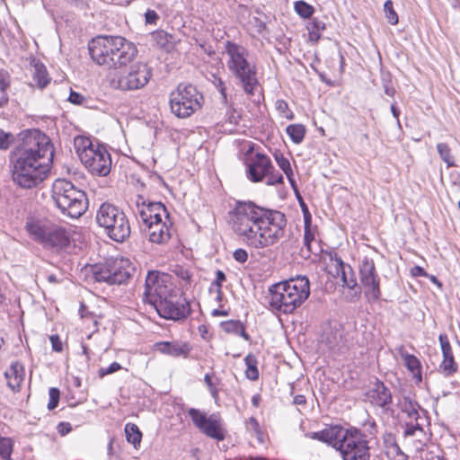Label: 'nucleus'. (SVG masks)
Here are the masks:
<instances>
[{
    "mask_svg": "<svg viewBox=\"0 0 460 460\" xmlns=\"http://www.w3.org/2000/svg\"><path fill=\"white\" fill-rule=\"evenodd\" d=\"M234 233L249 247L263 249L276 244L285 234L286 216L252 201L237 200L228 212Z\"/></svg>",
    "mask_w": 460,
    "mask_h": 460,
    "instance_id": "1",
    "label": "nucleus"
},
{
    "mask_svg": "<svg viewBox=\"0 0 460 460\" xmlns=\"http://www.w3.org/2000/svg\"><path fill=\"white\" fill-rule=\"evenodd\" d=\"M11 154L12 177L23 189H31L47 177L54 157L50 138L39 129L22 131Z\"/></svg>",
    "mask_w": 460,
    "mask_h": 460,
    "instance_id": "2",
    "label": "nucleus"
},
{
    "mask_svg": "<svg viewBox=\"0 0 460 460\" xmlns=\"http://www.w3.org/2000/svg\"><path fill=\"white\" fill-rule=\"evenodd\" d=\"M311 439L323 442L337 449L343 460H369L370 453L367 435L351 427L332 426L305 435Z\"/></svg>",
    "mask_w": 460,
    "mask_h": 460,
    "instance_id": "3",
    "label": "nucleus"
},
{
    "mask_svg": "<svg viewBox=\"0 0 460 460\" xmlns=\"http://www.w3.org/2000/svg\"><path fill=\"white\" fill-rule=\"evenodd\" d=\"M269 294V305L272 311L292 314L309 297L310 282L305 276H297L272 285Z\"/></svg>",
    "mask_w": 460,
    "mask_h": 460,
    "instance_id": "4",
    "label": "nucleus"
},
{
    "mask_svg": "<svg viewBox=\"0 0 460 460\" xmlns=\"http://www.w3.org/2000/svg\"><path fill=\"white\" fill-rule=\"evenodd\" d=\"M225 50L228 58V71L238 81L246 94L253 95L259 82L256 65L248 60L249 51L243 46L232 41L226 42Z\"/></svg>",
    "mask_w": 460,
    "mask_h": 460,
    "instance_id": "5",
    "label": "nucleus"
},
{
    "mask_svg": "<svg viewBox=\"0 0 460 460\" xmlns=\"http://www.w3.org/2000/svg\"><path fill=\"white\" fill-rule=\"evenodd\" d=\"M52 198L60 212L71 218H79L88 208L84 191L65 179H58L54 181Z\"/></svg>",
    "mask_w": 460,
    "mask_h": 460,
    "instance_id": "6",
    "label": "nucleus"
},
{
    "mask_svg": "<svg viewBox=\"0 0 460 460\" xmlns=\"http://www.w3.org/2000/svg\"><path fill=\"white\" fill-rule=\"evenodd\" d=\"M24 228L33 241L46 249L60 251L69 245V233L64 227L48 220L29 217Z\"/></svg>",
    "mask_w": 460,
    "mask_h": 460,
    "instance_id": "7",
    "label": "nucleus"
},
{
    "mask_svg": "<svg viewBox=\"0 0 460 460\" xmlns=\"http://www.w3.org/2000/svg\"><path fill=\"white\" fill-rule=\"evenodd\" d=\"M74 145L82 164L97 176H106L111 168V157L107 149L99 144L93 145L86 137H75Z\"/></svg>",
    "mask_w": 460,
    "mask_h": 460,
    "instance_id": "8",
    "label": "nucleus"
},
{
    "mask_svg": "<svg viewBox=\"0 0 460 460\" xmlns=\"http://www.w3.org/2000/svg\"><path fill=\"white\" fill-rule=\"evenodd\" d=\"M96 222L104 229V233L113 241L124 242L130 235V225L128 217L119 207L105 202L96 212Z\"/></svg>",
    "mask_w": 460,
    "mask_h": 460,
    "instance_id": "9",
    "label": "nucleus"
},
{
    "mask_svg": "<svg viewBox=\"0 0 460 460\" xmlns=\"http://www.w3.org/2000/svg\"><path fill=\"white\" fill-rule=\"evenodd\" d=\"M92 275L95 281L108 285H122L130 279L134 267L128 259L123 257L110 258L104 263L92 267Z\"/></svg>",
    "mask_w": 460,
    "mask_h": 460,
    "instance_id": "10",
    "label": "nucleus"
},
{
    "mask_svg": "<svg viewBox=\"0 0 460 460\" xmlns=\"http://www.w3.org/2000/svg\"><path fill=\"white\" fill-rule=\"evenodd\" d=\"M171 111L178 118L185 119L199 110L203 95L190 84H180L170 94Z\"/></svg>",
    "mask_w": 460,
    "mask_h": 460,
    "instance_id": "11",
    "label": "nucleus"
},
{
    "mask_svg": "<svg viewBox=\"0 0 460 460\" xmlns=\"http://www.w3.org/2000/svg\"><path fill=\"white\" fill-rule=\"evenodd\" d=\"M151 78V70L146 63L135 62L127 67L115 71L110 79L112 88L121 91H134L143 88Z\"/></svg>",
    "mask_w": 460,
    "mask_h": 460,
    "instance_id": "12",
    "label": "nucleus"
},
{
    "mask_svg": "<svg viewBox=\"0 0 460 460\" xmlns=\"http://www.w3.org/2000/svg\"><path fill=\"white\" fill-rule=\"evenodd\" d=\"M173 291L175 290L169 274L158 270H149L146 277L143 301L153 305Z\"/></svg>",
    "mask_w": 460,
    "mask_h": 460,
    "instance_id": "13",
    "label": "nucleus"
},
{
    "mask_svg": "<svg viewBox=\"0 0 460 460\" xmlns=\"http://www.w3.org/2000/svg\"><path fill=\"white\" fill-rule=\"evenodd\" d=\"M152 306L155 307L160 317L166 320L181 321L190 314L189 302L181 299L176 290L162 300H158Z\"/></svg>",
    "mask_w": 460,
    "mask_h": 460,
    "instance_id": "14",
    "label": "nucleus"
},
{
    "mask_svg": "<svg viewBox=\"0 0 460 460\" xmlns=\"http://www.w3.org/2000/svg\"><path fill=\"white\" fill-rule=\"evenodd\" d=\"M117 36H98L88 45L92 59L100 66L111 67L114 64V49L117 50Z\"/></svg>",
    "mask_w": 460,
    "mask_h": 460,
    "instance_id": "15",
    "label": "nucleus"
},
{
    "mask_svg": "<svg viewBox=\"0 0 460 460\" xmlns=\"http://www.w3.org/2000/svg\"><path fill=\"white\" fill-rule=\"evenodd\" d=\"M359 277L364 288L365 296L369 301H376L380 297V279L372 259L365 257L359 265Z\"/></svg>",
    "mask_w": 460,
    "mask_h": 460,
    "instance_id": "16",
    "label": "nucleus"
},
{
    "mask_svg": "<svg viewBox=\"0 0 460 460\" xmlns=\"http://www.w3.org/2000/svg\"><path fill=\"white\" fill-rule=\"evenodd\" d=\"M134 213L137 219L143 224V227L159 219L169 220V213L163 203L146 201L140 195L137 197Z\"/></svg>",
    "mask_w": 460,
    "mask_h": 460,
    "instance_id": "17",
    "label": "nucleus"
},
{
    "mask_svg": "<svg viewBox=\"0 0 460 460\" xmlns=\"http://www.w3.org/2000/svg\"><path fill=\"white\" fill-rule=\"evenodd\" d=\"M403 438L405 444L416 453L421 452L427 446L429 437L421 422L406 421Z\"/></svg>",
    "mask_w": 460,
    "mask_h": 460,
    "instance_id": "18",
    "label": "nucleus"
},
{
    "mask_svg": "<svg viewBox=\"0 0 460 460\" xmlns=\"http://www.w3.org/2000/svg\"><path fill=\"white\" fill-rule=\"evenodd\" d=\"M116 42L117 50L114 49V64L111 67L117 71L133 63L137 55V49L123 37L117 36Z\"/></svg>",
    "mask_w": 460,
    "mask_h": 460,
    "instance_id": "19",
    "label": "nucleus"
},
{
    "mask_svg": "<svg viewBox=\"0 0 460 460\" xmlns=\"http://www.w3.org/2000/svg\"><path fill=\"white\" fill-rule=\"evenodd\" d=\"M273 169L269 156L261 153H256L254 157L247 164V177L253 182H259L270 173Z\"/></svg>",
    "mask_w": 460,
    "mask_h": 460,
    "instance_id": "20",
    "label": "nucleus"
},
{
    "mask_svg": "<svg viewBox=\"0 0 460 460\" xmlns=\"http://www.w3.org/2000/svg\"><path fill=\"white\" fill-rule=\"evenodd\" d=\"M367 398L369 402L376 407L388 411L393 402V396L390 389L381 381L376 380L373 386L367 391Z\"/></svg>",
    "mask_w": 460,
    "mask_h": 460,
    "instance_id": "21",
    "label": "nucleus"
},
{
    "mask_svg": "<svg viewBox=\"0 0 460 460\" xmlns=\"http://www.w3.org/2000/svg\"><path fill=\"white\" fill-rule=\"evenodd\" d=\"M438 341L443 355V360L439 366L440 370L443 372L445 376H451L457 372L458 366L455 361L450 342L445 333L439 334Z\"/></svg>",
    "mask_w": 460,
    "mask_h": 460,
    "instance_id": "22",
    "label": "nucleus"
},
{
    "mask_svg": "<svg viewBox=\"0 0 460 460\" xmlns=\"http://www.w3.org/2000/svg\"><path fill=\"white\" fill-rule=\"evenodd\" d=\"M171 222L168 224L166 221L159 219L144 226V231L146 233L151 243L161 244L166 243L171 238Z\"/></svg>",
    "mask_w": 460,
    "mask_h": 460,
    "instance_id": "23",
    "label": "nucleus"
},
{
    "mask_svg": "<svg viewBox=\"0 0 460 460\" xmlns=\"http://www.w3.org/2000/svg\"><path fill=\"white\" fill-rule=\"evenodd\" d=\"M331 261L333 262L335 273L338 277H341L343 286L350 289L354 288L357 285V280L352 268L346 264L337 254L331 256Z\"/></svg>",
    "mask_w": 460,
    "mask_h": 460,
    "instance_id": "24",
    "label": "nucleus"
},
{
    "mask_svg": "<svg viewBox=\"0 0 460 460\" xmlns=\"http://www.w3.org/2000/svg\"><path fill=\"white\" fill-rule=\"evenodd\" d=\"M401 411L406 414L408 421L420 422L427 420V411L422 409L420 404L409 397H403L400 402Z\"/></svg>",
    "mask_w": 460,
    "mask_h": 460,
    "instance_id": "25",
    "label": "nucleus"
},
{
    "mask_svg": "<svg viewBox=\"0 0 460 460\" xmlns=\"http://www.w3.org/2000/svg\"><path fill=\"white\" fill-rule=\"evenodd\" d=\"M155 346L162 354L174 358L180 356L186 358L191 350L190 346L187 342L161 341L156 342Z\"/></svg>",
    "mask_w": 460,
    "mask_h": 460,
    "instance_id": "26",
    "label": "nucleus"
},
{
    "mask_svg": "<svg viewBox=\"0 0 460 460\" xmlns=\"http://www.w3.org/2000/svg\"><path fill=\"white\" fill-rule=\"evenodd\" d=\"M208 438L221 441L225 438V431L222 428V420L218 414L213 413L208 416L206 423L199 429Z\"/></svg>",
    "mask_w": 460,
    "mask_h": 460,
    "instance_id": "27",
    "label": "nucleus"
},
{
    "mask_svg": "<svg viewBox=\"0 0 460 460\" xmlns=\"http://www.w3.org/2000/svg\"><path fill=\"white\" fill-rule=\"evenodd\" d=\"M322 342L334 353L341 351L344 347V340L340 331H331L325 333Z\"/></svg>",
    "mask_w": 460,
    "mask_h": 460,
    "instance_id": "28",
    "label": "nucleus"
},
{
    "mask_svg": "<svg viewBox=\"0 0 460 460\" xmlns=\"http://www.w3.org/2000/svg\"><path fill=\"white\" fill-rule=\"evenodd\" d=\"M224 332L227 333H234L243 337L245 341H250L251 338L245 331V327L240 321L229 320L221 323Z\"/></svg>",
    "mask_w": 460,
    "mask_h": 460,
    "instance_id": "29",
    "label": "nucleus"
},
{
    "mask_svg": "<svg viewBox=\"0 0 460 460\" xmlns=\"http://www.w3.org/2000/svg\"><path fill=\"white\" fill-rule=\"evenodd\" d=\"M33 81L40 89L45 88L50 82L46 66L40 62L34 64Z\"/></svg>",
    "mask_w": 460,
    "mask_h": 460,
    "instance_id": "30",
    "label": "nucleus"
},
{
    "mask_svg": "<svg viewBox=\"0 0 460 460\" xmlns=\"http://www.w3.org/2000/svg\"><path fill=\"white\" fill-rule=\"evenodd\" d=\"M305 127L302 124H291L286 128L287 134L295 144H300L305 136Z\"/></svg>",
    "mask_w": 460,
    "mask_h": 460,
    "instance_id": "31",
    "label": "nucleus"
},
{
    "mask_svg": "<svg viewBox=\"0 0 460 460\" xmlns=\"http://www.w3.org/2000/svg\"><path fill=\"white\" fill-rule=\"evenodd\" d=\"M125 434L127 441L132 444L135 447L140 445L142 433L136 424L127 423L125 426Z\"/></svg>",
    "mask_w": 460,
    "mask_h": 460,
    "instance_id": "32",
    "label": "nucleus"
},
{
    "mask_svg": "<svg viewBox=\"0 0 460 460\" xmlns=\"http://www.w3.org/2000/svg\"><path fill=\"white\" fill-rule=\"evenodd\" d=\"M244 363L246 366L245 376L248 379L255 381L259 378V370L257 367V358L252 354H248L244 358Z\"/></svg>",
    "mask_w": 460,
    "mask_h": 460,
    "instance_id": "33",
    "label": "nucleus"
},
{
    "mask_svg": "<svg viewBox=\"0 0 460 460\" xmlns=\"http://www.w3.org/2000/svg\"><path fill=\"white\" fill-rule=\"evenodd\" d=\"M304 245L307 252L312 254H317L321 251L311 227H305Z\"/></svg>",
    "mask_w": 460,
    "mask_h": 460,
    "instance_id": "34",
    "label": "nucleus"
},
{
    "mask_svg": "<svg viewBox=\"0 0 460 460\" xmlns=\"http://www.w3.org/2000/svg\"><path fill=\"white\" fill-rule=\"evenodd\" d=\"M402 357L404 358L406 367L413 374L414 376H417L418 381H421L420 360L414 355L411 354H402Z\"/></svg>",
    "mask_w": 460,
    "mask_h": 460,
    "instance_id": "35",
    "label": "nucleus"
},
{
    "mask_svg": "<svg viewBox=\"0 0 460 460\" xmlns=\"http://www.w3.org/2000/svg\"><path fill=\"white\" fill-rule=\"evenodd\" d=\"M437 151L443 162L447 164V166H456L455 158L451 154V149L446 143H438L437 145Z\"/></svg>",
    "mask_w": 460,
    "mask_h": 460,
    "instance_id": "36",
    "label": "nucleus"
},
{
    "mask_svg": "<svg viewBox=\"0 0 460 460\" xmlns=\"http://www.w3.org/2000/svg\"><path fill=\"white\" fill-rule=\"evenodd\" d=\"M24 367L20 362H13L10 367L4 372L5 378L24 379Z\"/></svg>",
    "mask_w": 460,
    "mask_h": 460,
    "instance_id": "37",
    "label": "nucleus"
},
{
    "mask_svg": "<svg viewBox=\"0 0 460 460\" xmlns=\"http://www.w3.org/2000/svg\"><path fill=\"white\" fill-rule=\"evenodd\" d=\"M188 414L190 417L193 424L200 429L202 426L206 423L208 417L206 415V413L201 412L199 409L195 408H190L188 410Z\"/></svg>",
    "mask_w": 460,
    "mask_h": 460,
    "instance_id": "38",
    "label": "nucleus"
},
{
    "mask_svg": "<svg viewBox=\"0 0 460 460\" xmlns=\"http://www.w3.org/2000/svg\"><path fill=\"white\" fill-rule=\"evenodd\" d=\"M275 159L279 166V168L284 172V173L287 175L288 179L293 184V171L290 165V163L288 158H286L282 154L275 155Z\"/></svg>",
    "mask_w": 460,
    "mask_h": 460,
    "instance_id": "39",
    "label": "nucleus"
},
{
    "mask_svg": "<svg viewBox=\"0 0 460 460\" xmlns=\"http://www.w3.org/2000/svg\"><path fill=\"white\" fill-rule=\"evenodd\" d=\"M13 441L9 438L0 437V456L4 460H12Z\"/></svg>",
    "mask_w": 460,
    "mask_h": 460,
    "instance_id": "40",
    "label": "nucleus"
},
{
    "mask_svg": "<svg viewBox=\"0 0 460 460\" xmlns=\"http://www.w3.org/2000/svg\"><path fill=\"white\" fill-rule=\"evenodd\" d=\"M295 11L302 18H309L314 13V7L306 2L300 0L295 3Z\"/></svg>",
    "mask_w": 460,
    "mask_h": 460,
    "instance_id": "41",
    "label": "nucleus"
},
{
    "mask_svg": "<svg viewBox=\"0 0 460 460\" xmlns=\"http://www.w3.org/2000/svg\"><path fill=\"white\" fill-rule=\"evenodd\" d=\"M384 11L385 14V18L388 22L392 25H396L399 22L397 13L394 9V4L392 0H386L384 4Z\"/></svg>",
    "mask_w": 460,
    "mask_h": 460,
    "instance_id": "42",
    "label": "nucleus"
},
{
    "mask_svg": "<svg viewBox=\"0 0 460 460\" xmlns=\"http://www.w3.org/2000/svg\"><path fill=\"white\" fill-rule=\"evenodd\" d=\"M276 109L283 118L288 119H292L294 118V114L289 110L288 102L284 100H278L276 102Z\"/></svg>",
    "mask_w": 460,
    "mask_h": 460,
    "instance_id": "43",
    "label": "nucleus"
},
{
    "mask_svg": "<svg viewBox=\"0 0 460 460\" xmlns=\"http://www.w3.org/2000/svg\"><path fill=\"white\" fill-rule=\"evenodd\" d=\"M49 401L48 403V409L49 411H52L55 408H57L58 405V402H59V398H60V391L58 388L51 387V388H49Z\"/></svg>",
    "mask_w": 460,
    "mask_h": 460,
    "instance_id": "44",
    "label": "nucleus"
},
{
    "mask_svg": "<svg viewBox=\"0 0 460 460\" xmlns=\"http://www.w3.org/2000/svg\"><path fill=\"white\" fill-rule=\"evenodd\" d=\"M14 140V136L0 128V150H7Z\"/></svg>",
    "mask_w": 460,
    "mask_h": 460,
    "instance_id": "45",
    "label": "nucleus"
},
{
    "mask_svg": "<svg viewBox=\"0 0 460 460\" xmlns=\"http://www.w3.org/2000/svg\"><path fill=\"white\" fill-rule=\"evenodd\" d=\"M213 373H207L204 376V382L206 383L211 396L217 401L218 398V390L217 384L212 380Z\"/></svg>",
    "mask_w": 460,
    "mask_h": 460,
    "instance_id": "46",
    "label": "nucleus"
},
{
    "mask_svg": "<svg viewBox=\"0 0 460 460\" xmlns=\"http://www.w3.org/2000/svg\"><path fill=\"white\" fill-rule=\"evenodd\" d=\"M121 368L122 367L119 363L113 362L108 367H101L98 371V376L102 378L107 375H111L120 370Z\"/></svg>",
    "mask_w": 460,
    "mask_h": 460,
    "instance_id": "47",
    "label": "nucleus"
},
{
    "mask_svg": "<svg viewBox=\"0 0 460 460\" xmlns=\"http://www.w3.org/2000/svg\"><path fill=\"white\" fill-rule=\"evenodd\" d=\"M246 429L248 431L253 432L259 439L260 437L262 435L259 422L254 417L249 418V420L246 421Z\"/></svg>",
    "mask_w": 460,
    "mask_h": 460,
    "instance_id": "48",
    "label": "nucleus"
},
{
    "mask_svg": "<svg viewBox=\"0 0 460 460\" xmlns=\"http://www.w3.org/2000/svg\"><path fill=\"white\" fill-rule=\"evenodd\" d=\"M10 86V75L5 70H0V92H6Z\"/></svg>",
    "mask_w": 460,
    "mask_h": 460,
    "instance_id": "49",
    "label": "nucleus"
},
{
    "mask_svg": "<svg viewBox=\"0 0 460 460\" xmlns=\"http://www.w3.org/2000/svg\"><path fill=\"white\" fill-rule=\"evenodd\" d=\"M233 258L239 263H244L248 260V252L245 249L238 248L233 252Z\"/></svg>",
    "mask_w": 460,
    "mask_h": 460,
    "instance_id": "50",
    "label": "nucleus"
},
{
    "mask_svg": "<svg viewBox=\"0 0 460 460\" xmlns=\"http://www.w3.org/2000/svg\"><path fill=\"white\" fill-rule=\"evenodd\" d=\"M214 78H215L214 84H215L217 89L220 93L224 102H226L227 95H226V87L225 85V83L222 81V79L220 77L214 75Z\"/></svg>",
    "mask_w": 460,
    "mask_h": 460,
    "instance_id": "51",
    "label": "nucleus"
},
{
    "mask_svg": "<svg viewBox=\"0 0 460 460\" xmlns=\"http://www.w3.org/2000/svg\"><path fill=\"white\" fill-rule=\"evenodd\" d=\"M67 100L73 104L81 105L85 101V97L81 93L71 90Z\"/></svg>",
    "mask_w": 460,
    "mask_h": 460,
    "instance_id": "52",
    "label": "nucleus"
},
{
    "mask_svg": "<svg viewBox=\"0 0 460 460\" xmlns=\"http://www.w3.org/2000/svg\"><path fill=\"white\" fill-rule=\"evenodd\" d=\"M226 279V274L222 270H217L216 272V279L212 282V287H216L217 289H221Z\"/></svg>",
    "mask_w": 460,
    "mask_h": 460,
    "instance_id": "53",
    "label": "nucleus"
},
{
    "mask_svg": "<svg viewBox=\"0 0 460 460\" xmlns=\"http://www.w3.org/2000/svg\"><path fill=\"white\" fill-rule=\"evenodd\" d=\"M145 19L147 24H156L159 15L155 10L148 9L145 13Z\"/></svg>",
    "mask_w": 460,
    "mask_h": 460,
    "instance_id": "54",
    "label": "nucleus"
},
{
    "mask_svg": "<svg viewBox=\"0 0 460 460\" xmlns=\"http://www.w3.org/2000/svg\"><path fill=\"white\" fill-rule=\"evenodd\" d=\"M50 342L52 346V349L56 352H61L63 349L62 341L58 335H51L50 336Z\"/></svg>",
    "mask_w": 460,
    "mask_h": 460,
    "instance_id": "55",
    "label": "nucleus"
},
{
    "mask_svg": "<svg viewBox=\"0 0 460 460\" xmlns=\"http://www.w3.org/2000/svg\"><path fill=\"white\" fill-rule=\"evenodd\" d=\"M6 379V383H7V385L8 387L13 391V392H17L19 391L20 387H21V384L22 383L23 380H20V379H15V378H5Z\"/></svg>",
    "mask_w": 460,
    "mask_h": 460,
    "instance_id": "56",
    "label": "nucleus"
},
{
    "mask_svg": "<svg viewBox=\"0 0 460 460\" xmlns=\"http://www.w3.org/2000/svg\"><path fill=\"white\" fill-rule=\"evenodd\" d=\"M57 429L61 436H65L72 430V427L69 422H60L58 425Z\"/></svg>",
    "mask_w": 460,
    "mask_h": 460,
    "instance_id": "57",
    "label": "nucleus"
},
{
    "mask_svg": "<svg viewBox=\"0 0 460 460\" xmlns=\"http://www.w3.org/2000/svg\"><path fill=\"white\" fill-rule=\"evenodd\" d=\"M282 182H283V176L280 173H277V174L270 173L269 174V177L267 180L268 185H275V184H279V183H282Z\"/></svg>",
    "mask_w": 460,
    "mask_h": 460,
    "instance_id": "58",
    "label": "nucleus"
},
{
    "mask_svg": "<svg viewBox=\"0 0 460 460\" xmlns=\"http://www.w3.org/2000/svg\"><path fill=\"white\" fill-rule=\"evenodd\" d=\"M308 30H313V31H322L323 30H325V23L322 21H319V20H316L314 19L311 23H310V26L308 27Z\"/></svg>",
    "mask_w": 460,
    "mask_h": 460,
    "instance_id": "59",
    "label": "nucleus"
},
{
    "mask_svg": "<svg viewBox=\"0 0 460 460\" xmlns=\"http://www.w3.org/2000/svg\"><path fill=\"white\" fill-rule=\"evenodd\" d=\"M411 274L413 277H429L426 270L420 266H414L411 269Z\"/></svg>",
    "mask_w": 460,
    "mask_h": 460,
    "instance_id": "60",
    "label": "nucleus"
},
{
    "mask_svg": "<svg viewBox=\"0 0 460 460\" xmlns=\"http://www.w3.org/2000/svg\"><path fill=\"white\" fill-rule=\"evenodd\" d=\"M391 112H392L393 116L396 119L397 124L400 126V120H399L400 111H399L398 107L396 106L395 102L392 103V105H391Z\"/></svg>",
    "mask_w": 460,
    "mask_h": 460,
    "instance_id": "61",
    "label": "nucleus"
},
{
    "mask_svg": "<svg viewBox=\"0 0 460 460\" xmlns=\"http://www.w3.org/2000/svg\"><path fill=\"white\" fill-rule=\"evenodd\" d=\"M394 460H408V456L401 451L400 447L396 446V454Z\"/></svg>",
    "mask_w": 460,
    "mask_h": 460,
    "instance_id": "62",
    "label": "nucleus"
},
{
    "mask_svg": "<svg viewBox=\"0 0 460 460\" xmlns=\"http://www.w3.org/2000/svg\"><path fill=\"white\" fill-rule=\"evenodd\" d=\"M293 402L294 404L296 405H303V404H305L306 402V400H305V395L303 394H297L294 397L293 399Z\"/></svg>",
    "mask_w": 460,
    "mask_h": 460,
    "instance_id": "63",
    "label": "nucleus"
},
{
    "mask_svg": "<svg viewBox=\"0 0 460 460\" xmlns=\"http://www.w3.org/2000/svg\"><path fill=\"white\" fill-rule=\"evenodd\" d=\"M304 223L305 227H311V215L308 211V209L304 210Z\"/></svg>",
    "mask_w": 460,
    "mask_h": 460,
    "instance_id": "64",
    "label": "nucleus"
}]
</instances>
